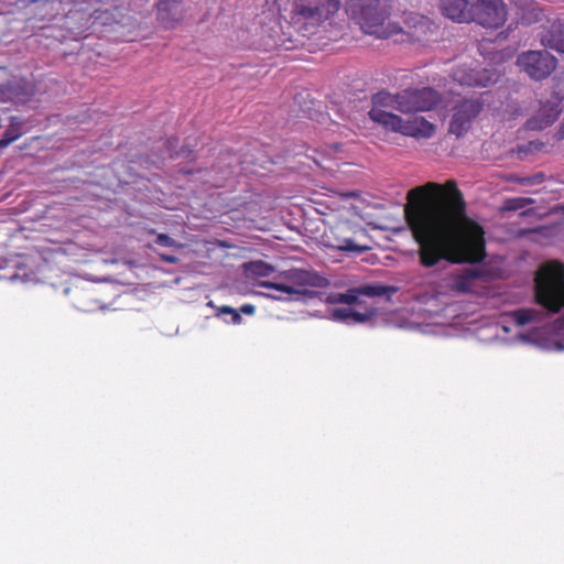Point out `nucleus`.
<instances>
[{
	"label": "nucleus",
	"instance_id": "11",
	"mask_svg": "<svg viewBox=\"0 0 564 564\" xmlns=\"http://www.w3.org/2000/svg\"><path fill=\"white\" fill-rule=\"evenodd\" d=\"M562 113V107L554 97L546 101H541L539 109L524 123L528 131H542L551 127Z\"/></svg>",
	"mask_w": 564,
	"mask_h": 564
},
{
	"label": "nucleus",
	"instance_id": "5",
	"mask_svg": "<svg viewBox=\"0 0 564 564\" xmlns=\"http://www.w3.org/2000/svg\"><path fill=\"white\" fill-rule=\"evenodd\" d=\"M341 0H293L292 14L295 22L317 28L337 14Z\"/></svg>",
	"mask_w": 564,
	"mask_h": 564
},
{
	"label": "nucleus",
	"instance_id": "8",
	"mask_svg": "<svg viewBox=\"0 0 564 564\" xmlns=\"http://www.w3.org/2000/svg\"><path fill=\"white\" fill-rule=\"evenodd\" d=\"M399 111L404 113L432 110L440 101L438 93L430 87L399 93Z\"/></svg>",
	"mask_w": 564,
	"mask_h": 564
},
{
	"label": "nucleus",
	"instance_id": "1",
	"mask_svg": "<svg viewBox=\"0 0 564 564\" xmlns=\"http://www.w3.org/2000/svg\"><path fill=\"white\" fill-rule=\"evenodd\" d=\"M408 198L417 200L405 209V218L422 267L433 268L442 260L477 263L485 259L484 230L467 216L464 195L454 180L416 186Z\"/></svg>",
	"mask_w": 564,
	"mask_h": 564
},
{
	"label": "nucleus",
	"instance_id": "18",
	"mask_svg": "<svg viewBox=\"0 0 564 564\" xmlns=\"http://www.w3.org/2000/svg\"><path fill=\"white\" fill-rule=\"evenodd\" d=\"M368 115L373 122L381 124L383 128L393 132L400 131L403 120L400 116L389 112L384 109H379L378 107H372Z\"/></svg>",
	"mask_w": 564,
	"mask_h": 564
},
{
	"label": "nucleus",
	"instance_id": "30",
	"mask_svg": "<svg viewBox=\"0 0 564 564\" xmlns=\"http://www.w3.org/2000/svg\"><path fill=\"white\" fill-rule=\"evenodd\" d=\"M221 314H228L229 317H231L232 324H235V325H239L242 322V317H241L240 313L230 306H227V305L220 306L218 308L217 315L219 316Z\"/></svg>",
	"mask_w": 564,
	"mask_h": 564
},
{
	"label": "nucleus",
	"instance_id": "2",
	"mask_svg": "<svg viewBox=\"0 0 564 564\" xmlns=\"http://www.w3.org/2000/svg\"><path fill=\"white\" fill-rule=\"evenodd\" d=\"M346 11L365 33L380 39L405 32L413 41L422 42L429 40L434 29L429 18L414 12L404 14L406 31L388 22L391 15L390 0H346Z\"/></svg>",
	"mask_w": 564,
	"mask_h": 564
},
{
	"label": "nucleus",
	"instance_id": "17",
	"mask_svg": "<svg viewBox=\"0 0 564 564\" xmlns=\"http://www.w3.org/2000/svg\"><path fill=\"white\" fill-rule=\"evenodd\" d=\"M94 18L95 21H99L102 25H130V17L126 14V9L123 7L115 6L104 11L97 10L95 11Z\"/></svg>",
	"mask_w": 564,
	"mask_h": 564
},
{
	"label": "nucleus",
	"instance_id": "22",
	"mask_svg": "<svg viewBox=\"0 0 564 564\" xmlns=\"http://www.w3.org/2000/svg\"><path fill=\"white\" fill-rule=\"evenodd\" d=\"M22 133V122L17 117H12L10 126L0 140V149L7 148L13 141L18 140Z\"/></svg>",
	"mask_w": 564,
	"mask_h": 564
},
{
	"label": "nucleus",
	"instance_id": "12",
	"mask_svg": "<svg viewBox=\"0 0 564 564\" xmlns=\"http://www.w3.org/2000/svg\"><path fill=\"white\" fill-rule=\"evenodd\" d=\"M473 7L471 0H440L443 15L458 23H469Z\"/></svg>",
	"mask_w": 564,
	"mask_h": 564
},
{
	"label": "nucleus",
	"instance_id": "6",
	"mask_svg": "<svg viewBox=\"0 0 564 564\" xmlns=\"http://www.w3.org/2000/svg\"><path fill=\"white\" fill-rule=\"evenodd\" d=\"M517 66L534 82L549 78L557 68V58L546 50H528L517 56Z\"/></svg>",
	"mask_w": 564,
	"mask_h": 564
},
{
	"label": "nucleus",
	"instance_id": "36",
	"mask_svg": "<svg viewBox=\"0 0 564 564\" xmlns=\"http://www.w3.org/2000/svg\"><path fill=\"white\" fill-rule=\"evenodd\" d=\"M240 312L251 315L254 313V306L251 304H245L240 307Z\"/></svg>",
	"mask_w": 564,
	"mask_h": 564
},
{
	"label": "nucleus",
	"instance_id": "41",
	"mask_svg": "<svg viewBox=\"0 0 564 564\" xmlns=\"http://www.w3.org/2000/svg\"><path fill=\"white\" fill-rule=\"evenodd\" d=\"M523 3L532 2V0H521Z\"/></svg>",
	"mask_w": 564,
	"mask_h": 564
},
{
	"label": "nucleus",
	"instance_id": "27",
	"mask_svg": "<svg viewBox=\"0 0 564 564\" xmlns=\"http://www.w3.org/2000/svg\"><path fill=\"white\" fill-rule=\"evenodd\" d=\"M343 295V304H356L358 307H361L366 302L359 300V295H361L360 286L355 289H349L347 292L341 293Z\"/></svg>",
	"mask_w": 564,
	"mask_h": 564
},
{
	"label": "nucleus",
	"instance_id": "23",
	"mask_svg": "<svg viewBox=\"0 0 564 564\" xmlns=\"http://www.w3.org/2000/svg\"><path fill=\"white\" fill-rule=\"evenodd\" d=\"M535 200L531 197H511L506 198L501 210L503 212H516L522 209L529 205H533Z\"/></svg>",
	"mask_w": 564,
	"mask_h": 564
},
{
	"label": "nucleus",
	"instance_id": "3",
	"mask_svg": "<svg viewBox=\"0 0 564 564\" xmlns=\"http://www.w3.org/2000/svg\"><path fill=\"white\" fill-rule=\"evenodd\" d=\"M536 302L551 313L564 308V264L550 261L541 267L535 278Z\"/></svg>",
	"mask_w": 564,
	"mask_h": 564
},
{
	"label": "nucleus",
	"instance_id": "24",
	"mask_svg": "<svg viewBox=\"0 0 564 564\" xmlns=\"http://www.w3.org/2000/svg\"><path fill=\"white\" fill-rule=\"evenodd\" d=\"M395 291H397V289L393 286H386V285H380V284H376V285L368 284V285L360 286L361 295H366V296H383L388 293H394Z\"/></svg>",
	"mask_w": 564,
	"mask_h": 564
},
{
	"label": "nucleus",
	"instance_id": "16",
	"mask_svg": "<svg viewBox=\"0 0 564 564\" xmlns=\"http://www.w3.org/2000/svg\"><path fill=\"white\" fill-rule=\"evenodd\" d=\"M434 126L422 117L402 120L399 133L413 138H430L434 133Z\"/></svg>",
	"mask_w": 564,
	"mask_h": 564
},
{
	"label": "nucleus",
	"instance_id": "26",
	"mask_svg": "<svg viewBox=\"0 0 564 564\" xmlns=\"http://www.w3.org/2000/svg\"><path fill=\"white\" fill-rule=\"evenodd\" d=\"M333 248H336L340 251H357L360 252L366 248H362L355 243L351 238H336V242L332 245Z\"/></svg>",
	"mask_w": 564,
	"mask_h": 564
},
{
	"label": "nucleus",
	"instance_id": "14",
	"mask_svg": "<svg viewBox=\"0 0 564 564\" xmlns=\"http://www.w3.org/2000/svg\"><path fill=\"white\" fill-rule=\"evenodd\" d=\"M184 0H159L156 3L158 19L166 26H172L183 17Z\"/></svg>",
	"mask_w": 564,
	"mask_h": 564
},
{
	"label": "nucleus",
	"instance_id": "40",
	"mask_svg": "<svg viewBox=\"0 0 564 564\" xmlns=\"http://www.w3.org/2000/svg\"><path fill=\"white\" fill-rule=\"evenodd\" d=\"M268 297L274 299V300H284L285 297L279 294L268 293Z\"/></svg>",
	"mask_w": 564,
	"mask_h": 564
},
{
	"label": "nucleus",
	"instance_id": "37",
	"mask_svg": "<svg viewBox=\"0 0 564 564\" xmlns=\"http://www.w3.org/2000/svg\"><path fill=\"white\" fill-rule=\"evenodd\" d=\"M512 181L519 183V184H522V185H530L532 184V178L530 177H512Z\"/></svg>",
	"mask_w": 564,
	"mask_h": 564
},
{
	"label": "nucleus",
	"instance_id": "9",
	"mask_svg": "<svg viewBox=\"0 0 564 564\" xmlns=\"http://www.w3.org/2000/svg\"><path fill=\"white\" fill-rule=\"evenodd\" d=\"M481 109L482 104L478 99H464L454 108L449 132L457 138L464 135L470 129L471 122Z\"/></svg>",
	"mask_w": 564,
	"mask_h": 564
},
{
	"label": "nucleus",
	"instance_id": "21",
	"mask_svg": "<svg viewBox=\"0 0 564 564\" xmlns=\"http://www.w3.org/2000/svg\"><path fill=\"white\" fill-rule=\"evenodd\" d=\"M359 310L351 308L349 316V325L365 324L377 315V307L373 305L364 304Z\"/></svg>",
	"mask_w": 564,
	"mask_h": 564
},
{
	"label": "nucleus",
	"instance_id": "32",
	"mask_svg": "<svg viewBox=\"0 0 564 564\" xmlns=\"http://www.w3.org/2000/svg\"><path fill=\"white\" fill-rule=\"evenodd\" d=\"M514 318L518 324L524 325L533 319V313L529 310H518L514 312Z\"/></svg>",
	"mask_w": 564,
	"mask_h": 564
},
{
	"label": "nucleus",
	"instance_id": "13",
	"mask_svg": "<svg viewBox=\"0 0 564 564\" xmlns=\"http://www.w3.org/2000/svg\"><path fill=\"white\" fill-rule=\"evenodd\" d=\"M543 47L564 53V20H555L540 33Z\"/></svg>",
	"mask_w": 564,
	"mask_h": 564
},
{
	"label": "nucleus",
	"instance_id": "33",
	"mask_svg": "<svg viewBox=\"0 0 564 564\" xmlns=\"http://www.w3.org/2000/svg\"><path fill=\"white\" fill-rule=\"evenodd\" d=\"M155 242L163 247L173 248L177 246V242L175 239L170 237L167 234H159L156 236Z\"/></svg>",
	"mask_w": 564,
	"mask_h": 564
},
{
	"label": "nucleus",
	"instance_id": "19",
	"mask_svg": "<svg viewBox=\"0 0 564 564\" xmlns=\"http://www.w3.org/2000/svg\"><path fill=\"white\" fill-rule=\"evenodd\" d=\"M96 293L95 289H83L77 297V307L84 312H93L100 308L102 305L97 300Z\"/></svg>",
	"mask_w": 564,
	"mask_h": 564
},
{
	"label": "nucleus",
	"instance_id": "28",
	"mask_svg": "<svg viewBox=\"0 0 564 564\" xmlns=\"http://www.w3.org/2000/svg\"><path fill=\"white\" fill-rule=\"evenodd\" d=\"M350 307H338L330 312V319L349 325Z\"/></svg>",
	"mask_w": 564,
	"mask_h": 564
},
{
	"label": "nucleus",
	"instance_id": "7",
	"mask_svg": "<svg viewBox=\"0 0 564 564\" xmlns=\"http://www.w3.org/2000/svg\"><path fill=\"white\" fill-rule=\"evenodd\" d=\"M508 10L502 0H475L469 23L482 28L499 29L507 21Z\"/></svg>",
	"mask_w": 564,
	"mask_h": 564
},
{
	"label": "nucleus",
	"instance_id": "39",
	"mask_svg": "<svg viewBox=\"0 0 564 564\" xmlns=\"http://www.w3.org/2000/svg\"><path fill=\"white\" fill-rule=\"evenodd\" d=\"M557 140H564V121L561 123L557 132H556Z\"/></svg>",
	"mask_w": 564,
	"mask_h": 564
},
{
	"label": "nucleus",
	"instance_id": "4",
	"mask_svg": "<svg viewBox=\"0 0 564 564\" xmlns=\"http://www.w3.org/2000/svg\"><path fill=\"white\" fill-rule=\"evenodd\" d=\"M326 283L327 280L315 271L292 268L279 272L273 281H261L258 285L291 296L305 294L306 286L322 288Z\"/></svg>",
	"mask_w": 564,
	"mask_h": 564
},
{
	"label": "nucleus",
	"instance_id": "34",
	"mask_svg": "<svg viewBox=\"0 0 564 564\" xmlns=\"http://www.w3.org/2000/svg\"><path fill=\"white\" fill-rule=\"evenodd\" d=\"M341 293H332L327 296L326 302L329 304H343Z\"/></svg>",
	"mask_w": 564,
	"mask_h": 564
},
{
	"label": "nucleus",
	"instance_id": "35",
	"mask_svg": "<svg viewBox=\"0 0 564 564\" xmlns=\"http://www.w3.org/2000/svg\"><path fill=\"white\" fill-rule=\"evenodd\" d=\"M159 258L165 262V263H171V264H174L178 261V258L175 257V256H172V254H166V253H159Z\"/></svg>",
	"mask_w": 564,
	"mask_h": 564
},
{
	"label": "nucleus",
	"instance_id": "38",
	"mask_svg": "<svg viewBox=\"0 0 564 564\" xmlns=\"http://www.w3.org/2000/svg\"><path fill=\"white\" fill-rule=\"evenodd\" d=\"M0 91L4 96L6 99H11V90L8 85L0 86Z\"/></svg>",
	"mask_w": 564,
	"mask_h": 564
},
{
	"label": "nucleus",
	"instance_id": "31",
	"mask_svg": "<svg viewBox=\"0 0 564 564\" xmlns=\"http://www.w3.org/2000/svg\"><path fill=\"white\" fill-rule=\"evenodd\" d=\"M558 102L561 104L564 100V70L561 75L555 79L554 83V96Z\"/></svg>",
	"mask_w": 564,
	"mask_h": 564
},
{
	"label": "nucleus",
	"instance_id": "10",
	"mask_svg": "<svg viewBox=\"0 0 564 564\" xmlns=\"http://www.w3.org/2000/svg\"><path fill=\"white\" fill-rule=\"evenodd\" d=\"M452 77L462 86L468 87H488L498 79L497 73L491 69L471 68L466 65L456 67Z\"/></svg>",
	"mask_w": 564,
	"mask_h": 564
},
{
	"label": "nucleus",
	"instance_id": "15",
	"mask_svg": "<svg viewBox=\"0 0 564 564\" xmlns=\"http://www.w3.org/2000/svg\"><path fill=\"white\" fill-rule=\"evenodd\" d=\"M484 276V271L479 269H464L454 275L449 285L451 290L456 293H471L476 288V282Z\"/></svg>",
	"mask_w": 564,
	"mask_h": 564
},
{
	"label": "nucleus",
	"instance_id": "29",
	"mask_svg": "<svg viewBox=\"0 0 564 564\" xmlns=\"http://www.w3.org/2000/svg\"><path fill=\"white\" fill-rule=\"evenodd\" d=\"M543 17H544L543 10L539 7H533L528 12L523 13L522 19L527 23L531 24V23L541 21Z\"/></svg>",
	"mask_w": 564,
	"mask_h": 564
},
{
	"label": "nucleus",
	"instance_id": "25",
	"mask_svg": "<svg viewBox=\"0 0 564 564\" xmlns=\"http://www.w3.org/2000/svg\"><path fill=\"white\" fill-rule=\"evenodd\" d=\"M246 269L257 276H269L274 271V268L271 264L261 260L246 264Z\"/></svg>",
	"mask_w": 564,
	"mask_h": 564
},
{
	"label": "nucleus",
	"instance_id": "20",
	"mask_svg": "<svg viewBox=\"0 0 564 564\" xmlns=\"http://www.w3.org/2000/svg\"><path fill=\"white\" fill-rule=\"evenodd\" d=\"M372 107H378L379 109L390 108L394 110H399V94L392 95L388 91L381 90L372 96Z\"/></svg>",
	"mask_w": 564,
	"mask_h": 564
},
{
	"label": "nucleus",
	"instance_id": "42",
	"mask_svg": "<svg viewBox=\"0 0 564 564\" xmlns=\"http://www.w3.org/2000/svg\"><path fill=\"white\" fill-rule=\"evenodd\" d=\"M530 210L523 212L522 215H528Z\"/></svg>",
	"mask_w": 564,
	"mask_h": 564
}]
</instances>
